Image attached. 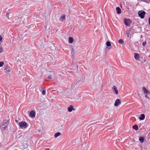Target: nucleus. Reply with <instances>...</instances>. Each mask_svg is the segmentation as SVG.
<instances>
[{"mask_svg": "<svg viewBox=\"0 0 150 150\" xmlns=\"http://www.w3.org/2000/svg\"><path fill=\"white\" fill-rule=\"evenodd\" d=\"M47 78L49 79H51V78L50 76H48L47 77Z\"/></svg>", "mask_w": 150, "mask_h": 150, "instance_id": "30", "label": "nucleus"}, {"mask_svg": "<svg viewBox=\"0 0 150 150\" xmlns=\"http://www.w3.org/2000/svg\"><path fill=\"white\" fill-rule=\"evenodd\" d=\"M112 89H113V92L116 95L118 94V92L116 87L115 86H113Z\"/></svg>", "mask_w": 150, "mask_h": 150, "instance_id": "8", "label": "nucleus"}, {"mask_svg": "<svg viewBox=\"0 0 150 150\" xmlns=\"http://www.w3.org/2000/svg\"><path fill=\"white\" fill-rule=\"evenodd\" d=\"M42 94L43 95H45L46 93V91L45 90H43L42 92Z\"/></svg>", "mask_w": 150, "mask_h": 150, "instance_id": "26", "label": "nucleus"}, {"mask_svg": "<svg viewBox=\"0 0 150 150\" xmlns=\"http://www.w3.org/2000/svg\"><path fill=\"white\" fill-rule=\"evenodd\" d=\"M74 41L73 38L72 37H70L69 38V42L70 44H71L73 43Z\"/></svg>", "mask_w": 150, "mask_h": 150, "instance_id": "16", "label": "nucleus"}, {"mask_svg": "<svg viewBox=\"0 0 150 150\" xmlns=\"http://www.w3.org/2000/svg\"><path fill=\"white\" fill-rule=\"evenodd\" d=\"M4 64V62L3 61L0 62V67H1L3 66Z\"/></svg>", "mask_w": 150, "mask_h": 150, "instance_id": "23", "label": "nucleus"}, {"mask_svg": "<svg viewBox=\"0 0 150 150\" xmlns=\"http://www.w3.org/2000/svg\"><path fill=\"white\" fill-rule=\"evenodd\" d=\"M146 41H145V42H143L142 43V46L143 47H144V46H145V45H146Z\"/></svg>", "mask_w": 150, "mask_h": 150, "instance_id": "25", "label": "nucleus"}, {"mask_svg": "<svg viewBox=\"0 0 150 150\" xmlns=\"http://www.w3.org/2000/svg\"><path fill=\"white\" fill-rule=\"evenodd\" d=\"M35 113L34 111L32 110L30 112L29 116L31 117H35Z\"/></svg>", "mask_w": 150, "mask_h": 150, "instance_id": "7", "label": "nucleus"}, {"mask_svg": "<svg viewBox=\"0 0 150 150\" xmlns=\"http://www.w3.org/2000/svg\"><path fill=\"white\" fill-rule=\"evenodd\" d=\"M134 58L136 60L140 61L139 59V54L137 53H135L134 54Z\"/></svg>", "mask_w": 150, "mask_h": 150, "instance_id": "9", "label": "nucleus"}, {"mask_svg": "<svg viewBox=\"0 0 150 150\" xmlns=\"http://www.w3.org/2000/svg\"><path fill=\"white\" fill-rule=\"evenodd\" d=\"M149 57H150V55H149Z\"/></svg>", "mask_w": 150, "mask_h": 150, "instance_id": "32", "label": "nucleus"}, {"mask_svg": "<svg viewBox=\"0 0 150 150\" xmlns=\"http://www.w3.org/2000/svg\"><path fill=\"white\" fill-rule=\"evenodd\" d=\"M9 13H7L6 15V17L9 19V16H8Z\"/></svg>", "mask_w": 150, "mask_h": 150, "instance_id": "27", "label": "nucleus"}, {"mask_svg": "<svg viewBox=\"0 0 150 150\" xmlns=\"http://www.w3.org/2000/svg\"><path fill=\"white\" fill-rule=\"evenodd\" d=\"M145 118V115L144 114H141L140 115V117H139V119L141 120H142L144 119Z\"/></svg>", "mask_w": 150, "mask_h": 150, "instance_id": "13", "label": "nucleus"}, {"mask_svg": "<svg viewBox=\"0 0 150 150\" xmlns=\"http://www.w3.org/2000/svg\"><path fill=\"white\" fill-rule=\"evenodd\" d=\"M9 118L3 121L0 124V128L1 130L4 131L8 128V125L9 124Z\"/></svg>", "mask_w": 150, "mask_h": 150, "instance_id": "1", "label": "nucleus"}, {"mask_svg": "<svg viewBox=\"0 0 150 150\" xmlns=\"http://www.w3.org/2000/svg\"><path fill=\"white\" fill-rule=\"evenodd\" d=\"M144 137H142L139 138V141L142 143H143L144 142Z\"/></svg>", "mask_w": 150, "mask_h": 150, "instance_id": "15", "label": "nucleus"}, {"mask_svg": "<svg viewBox=\"0 0 150 150\" xmlns=\"http://www.w3.org/2000/svg\"><path fill=\"white\" fill-rule=\"evenodd\" d=\"M132 128L133 129H134L136 130H137L138 129V126L136 125H133L132 126Z\"/></svg>", "mask_w": 150, "mask_h": 150, "instance_id": "19", "label": "nucleus"}, {"mask_svg": "<svg viewBox=\"0 0 150 150\" xmlns=\"http://www.w3.org/2000/svg\"><path fill=\"white\" fill-rule=\"evenodd\" d=\"M15 121L18 124V123L19 122V121L17 120H16Z\"/></svg>", "mask_w": 150, "mask_h": 150, "instance_id": "29", "label": "nucleus"}, {"mask_svg": "<svg viewBox=\"0 0 150 150\" xmlns=\"http://www.w3.org/2000/svg\"><path fill=\"white\" fill-rule=\"evenodd\" d=\"M121 100L119 99H117L115 101L114 103V106H117L119 104L121 103Z\"/></svg>", "mask_w": 150, "mask_h": 150, "instance_id": "6", "label": "nucleus"}, {"mask_svg": "<svg viewBox=\"0 0 150 150\" xmlns=\"http://www.w3.org/2000/svg\"><path fill=\"white\" fill-rule=\"evenodd\" d=\"M118 43L121 45H123L124 43L123 40L122 39H120L118 40Z\"/></svg>", "mask_w": 150, "mask_h": 150, "instance_id": "20", "label": "nucleus"}, {"mask_svg": "<svg viewBox=\"0 0 150 150\" xmlns=\"http://www.w3.org/2000/svg\"><path fill=\"white\" fill-rule=\"evenodd\" d=\"M65 20V14L62 15L60 17V21H63Z\"/></svg>", "mask_w": 150, "mask_h": 150, "instance_id": "11", "label": "nucleus"}, {"mask_svg": "<svg viewBox=\"0 0 150 150\" xmlns=\"http://www.w3.org/2000/svg\"><path fill=\"white\" fill-rule=\"evenodd\" d=\"M149 25H150V17H149Z\"/></svg>", "mask_w": 150, "mask_h": 150, "instance_id": "28", "label": "nucleus"}, {"mask_svg": "<svg viewBox=\"0 0 150 150\" xmlns=\"http://www.w3.org/2000/svg\"><path fill=\"white\" fill-rule=\"evenodd\" d=\"M106 45L108 47H110L111 46V44L110 42L107 41L106 43Z\"/></svg>", "mask_w": 150, "mask_h": 150, "instance_id": "21", "label": "nucleus"}, {"mask_svg": "<svg viewBox=\"0 0 150 150\" xmlns=\"http://www.w3.org/2000/svg\"><path fill=\"white\" fill-rule=\"evenodd\" d=\"M125 24L127 26H129L132 23V21L129 18H125L124 21Z\"/></svg>", "mask_w": 150, "mask_h": 150, "instance_id": "3", "label": "nucleus"}, {"mask_svg": "<svg viewBox=\"0 0 150 150\" xmlns=\"http://www.w3.org/2000/svg\"><path fill=\"white\" fill-rule=\"evenodd\" d=\"M61 135V133L60 132H57L55 133L54 134L55 137L56 138Z\"/></svg>", "mask_w": 150, "mask_h": 150, "instance_id": "18", "label": "nucleus"}, {"mask_svg": "<svg viewBox=\"0 0 150 150\" xmlns=\"http://www.w3.org/2000/svg\"><path fill=\"white\" fill-rule=\"evenodd\" d=\"M4 71L6 73H8L9 71V68L7 66L6 67H5L4 68Z\"/></svg>", "mask_w": 150, "mask_h": 150, "instance_id": "17", "label": "nucleus"}, {"mask_svg": "<svg viewBox=\"0 0 150 150\" xmlns=\"http://www.w3.org/2000/svg\"><path fill=\"white\" fill-rule=\"evenodd\" d=\"M142 89L144 93L146 94V95H145V98H149V97L147 96V94H149L150 93L149 91L144 87H143L142 88Z\"/></svg>", "mask_w": 150, "mask_h": 150, "instance_id": "5", "label": "nucleus"}, {"mask_svg": "<svg viewBox=\"0 0 150 150\" xmlns=\"http://www.w3.org/2000/svg\"><path fill=\"white\" fill-rule=\"evenodd\" d=\"M1 47H0V53H2L3 52V50L2 47H1Z\"/></svg>", "mask_w": 150, "mask_h": 150, "instance_id": "24", "label": "nucleus"}, {"mask_svg": "<svg viewBox=\"0 0 150 150\" xmlns=\"http://www.w3.org/2000/svg\"><path fill=\"white\" fill-rule=\"evenodd\" d=\"M2 39L3 38L1 35H0V45H1V43L2 42Z\"/></svg>", "mask_w": 150, "mask_h": 150, "instance_id": "22", "label": "nucleus"}, {"mask_svg": "<svg viewBox=\"0 0 150 150\" xmlns=\"http://www.w3.org/2000/svg\"><path fill=\"white\" fill-rule=\"evenodd\" d=\"M50 149L49 148H47V149H46L45 150H50Z\"/></svg>", "mask_w": 150, "mask_h": 150, "instance_id": "31", "label": "nucleus"}, {"mask_svg": "<svg viewBox=\"0 0 150 150\" xmlns=\"http://www.w3.org/2000/svg\"><path fill=\"white\" fill-rule=\"evenodd\" d=\"M18 125L20 128H26L28 127L27 123L25 121H21L19 122Z\"/></svg>", "mask_w": 150, "mask_h": 150, "instance_id": "2", "label": "nucleus"}, {"mask_svg": "<svg viewBox=\"0 0 150 150\" xmlns=\"http://www.w3.org/2000/svg\"><path fill=\"white\" fill-rule=\"evenodd\" d=\"M146 13V12L143 10L139 11L138 12V15L142 19H143L144 18Z\"/></svg>", "mask_w": 150, "mask_h": 150, "instance_id": "4", "label": "nucleus"}, {"mask_svg": "<svg viewBox=\"0 0 150 150\" xmlns=\"http://www.w3.org/2000/svg\"><path fill=\"white\" fill-rule=\"evenodd\" d=\"M116 12L118 14H120L121 13V9L119 7H117L116 8Z\"/></svg>", "mask_w": 150, "mask_h": 150, "instance_id": "10", "label": "nucleus"}, {"mask_svg": "<svg viewBox=\"0 0 150 150\" xmlns=\"http://www.w3.org/2000/svg\"><path fill=\"white\" fill-rule=\"evenodd\" d=\"M131 29L130 28L128 30H127L126 31V35L127 36V37L128 38L129 36V34H130V32L131 31Z\"/></svg>", "mask_w": 150, "mask_h": 150, "instance_id": "14", "label": "nucleus"}, {"mask_svg": "<svg viewBox=\"0 0 150 150\" xmlns=\"http://www.w3.org/2000/svg\"><path fill=\"white\" fill-rule=\"evenodd\" d=\"M74 110L73 107L71 105H70L69 107L68 108V110L70 112H71L73 110Z\"/></svg>", "mask_w": 150, "mask_h": 150, "instance_id": "12", "label": "nucleus"}]
</instances>
